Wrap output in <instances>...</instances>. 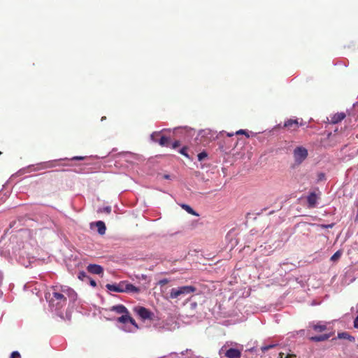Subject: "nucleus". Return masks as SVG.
I'll return each instance as SVG.
<instances>
[{"instance_id": "f257e3e1", "label": "nucleus", "mask_w": 358, "mask_h": 358, "mask_svg": "<svg viewBox=\"0 0 358 358\" xmlns=\"http://www.w3.org/2000/svg\"><path fill=\"white\" fill-rule=\"evenodd\" d=\"M74 295H76L75 292L69 287L54 286L52 287V292L45 294V299L50 307L59 310L66 306V296L73 297Z\"/></svg>"}, {"instance_id": "f03ea898", "label": "nucleus", "mask_w": 358, "mask_h": 358, "mask_svg": "<svg viewBox=\"0 0 358 358\" xmlns=\"http://www.w3.org/2000/svg\"><path fill=\"white\" fill-rule=\"evenodd\" d=\"M106 287L109 290L120 293H134L138 294L141 289L140 287H136L129 283L128 281H121L117 284H107Z\"/></svg>"}, {"instance_id": "7ed1b4c3", "label": "nucleus", "mask_w": 358, "mask_h": 358, "mask_svg": "<svg viewBox=\"0 0 358 358\" xmlns=\"http://www.w3.org/2000/svg\"><path fill=\"white\" fill-rule=\"evenodd\" d=\"M196 290V288L192 285L182 286L177 288L171 289L169 297L172 299H178L184 296L189 294L193 293Z\"/></svg>"}, {"instance_id": "20e7f679", "label": "nucleus", "mask_w": 358, "mask_h": 358, "mask_svg": "<svg viewBox=\"0 0 358 358\" xmlns=\"http://www.w3.org/2000/svg\"><path fill=\"white\" fill-rule=\"evenodd\" d=\"M296 163L301 164L308 157V150L302 146L296 147L293 151Z\"/></svg>"}, {"instance_id": "39448f33", "label": "nucleus", "mask_w": 358, "mask_h": 358, "mask_svg": "<svg viewBox=\"0 0 358 358\" xmlns=\"http://www.w3.org/2000/svg\"><path fill=\"white\" fill-rule=\"evenodd\" d=\"M25 246L22 249H20L17 253L15 254V256L22 265L27 267L30 264L31 256L27 252Z\"/></svg>"}, {"instance_id": "423d86ee", "label": "nucleus", "mask_w": 358, "mask_h": 358, "mask_svg": "<svg viewBox=\"0 0 358 358\" xmlns=\"http://www.w3.org/2000/svg\"><path fill=\"white\" fill-rule=\"evenodd\" d=\"M303 120L299 122L297 119H287L285 121L282 128L290 131H297L300 126L303 125Z\"/></svg>"}, {"instance_id": "0eeeda50", "label": "nucleus", "mask_w": 358, "mask_h": 358, "mask_svg": "<svg viewBox=\"0 0 358 358\" xmlns=\"http://www.w3.org/2000/svg\"><path fill=\"white\" fill-rule=\"evenodd\" d=\"M134 310L143 320H152L154 316L153 313L143 306L135 307Z\"/></svg>"}, {"instance_id": "6e6552de", "label": "nucleus", "mask_w": 358, "mask_h": 358, "mask_svg": "<svg viewBox=\"0 0 358 358\" xmlns=\"http://www.w3.org/2000/svg\"><path fill=\"white\" fill-rule=\"evenodd\" d=\"M55 166V164L54 162H45L41 163L37 165V166H32L30 169L33 171H39L45 169H50Z\"/></svg>"}, {"instance_id": "1a4fd4ad", "label": "nucleus", "mask_w": 358, "mask_h": 358, "mask_svg": "<svg viewBox=\"0 0 358 358\" xmlns=\"http://www.w3.org/2000/svg\"><path fill=\"white\" fill-rule=\"evenodd\" d=\"M318 196L315 192H310L307 196L308 206L310 208H315L317 203Z\"/></svg>"}, {"instance_id": "9d476101", "label": "nucleus", "mask_w": 358, "mask_h": 358, "mask_svg": "<svg viewBox=\"0 0 358 358\" xmlns=\"http://www.w3.org/2000/svg\"><path fill=\"white\" fill-rule=\"evenodd\" d=\"M88 272L92 274H101L103 272L102 266L98 264H89L87 268Z\"/></svg>"}, {"instance_id": "9b49d317", "label": "nucleus", "mask_w": 358, "mask_h": 358, "mask_svg": "<svg viewBox=\"0 0 358 358\" xmlns=\"http://www.w3.org/2000/svg\"><path fill=\"white\" fill-rule=\"evenodd\" d=\"M225 356L228 358H240L241 352L236 348H229L226 351Z\"/></svg>"}, {"instance_id": "f8f14e48", "label": "nucleus", "mask_w": 358, "mask_h": 358, "mask_svg": "<svg viewBox=\"0 0 358 358\" xmlns=\"http://www.w3.org/2000/svg\"><path fill=\"white\" fill-rule=\"evenodd\" d=\"M345 117L344 113H337L331 117V124H337L341 122Z\"/></svg>"}, {"instance_id": "ddd939ff", "label": "nucleus", "mask_w": 358, "mask_h": 358, "mask_svg": "<svg viewBox=\"0 0 358 358\" xmlns=\"http://www.w3.org/2000/svg\"><path fill=\"white\" fill-rule=\"evenodd\" d=\"M110 310L113 311H115V313H117L118 314H122V315H124L125 313H128V312H129L128 310L127 309V308L124 305H122V304L114 306L111 308Z\"/></svg>"}, {"instance_id": "4468645a", "label": "nucleus", "mask_w": 358, "mask_h": 358, "mask_svg": "<svg viewBox=\"0 0 358 358\" xmlns=\"http://www.w3.org/2000/svg\"><path fill=\"white\" fill-rule=\"evenodd\" d=\"M96 226L99 234L103 235L106 233V227L105 223L102 221H98L96 222Z\"/></svg>"}, {"instance_id": "2eb2a0df", "label": "nucleus", "mask_w": 358, "mask_h": 358, "mask_svg": "<svg viewBox=\"0 0 358 358\" xmlns=\"http://www.w3.org/2000/svg\"><path fill=\"white\" fill-rule=\"evenodd\" d=\"M329 338V335L328 334H323L321 336H312L310 338V339L313 341L315 342H320V341H324L327 340Z\"/></svg>"}, {"instance_id": "dca6fc26", "label": "nucleus", "mask_w": 358, "mask_h": 358, "mask_svg": "<svg viewBox=\"0 0 358 358\" xmlns=\"http://www.w3.org/2000/svg\"><path fill=\"white\" fill-rule=\"evenodd\" d=\"M129 313H125L122 315L121 317L117 318V322L122 324H126L129 322Z\"/></svg>"}, {"instance_id": "f3484780", "label": "nucleus", "mask_w": 358, "mask_h": 358, "mask_svg": "<svg viewBox=\"0 0 358 358\" xmlns=\"http://www.w3.org/2000/svg\"><path fill=\"white\" fill-rule=\"evenodd\" d=\"M181 207L182 209L185 210L188 213L195 216H199V214H197L189 205L182 204Z\"/></svg>"}, {"instance_id": "a211bd4d", "label": "nucleus", "mask_w": 358, "mask_h": 358, "mask_svg": "<svg viewBox=\"0 0 358 358\" xmlns=\"http://www.w3.org/2000/svg\"><path fill=\"white\" fill-rule=\"evenodd\" d=\"M338 338L348 339V340H349L350 341H355V338L353 336H350V334H348L346 332H343V333L338 334Z\"/></svg>"}, {"instance_id": "6ab92c4d", "label": "nucleus", "mask_w": 358, "mask_h": 358, "mask_svg": "<svg viewBox=\"0 0 358 358\" xmlns=\"http://www.w3.org/2000/svg\"><path fill=\"white\" fill-rule=\"evenodd\" d=\"M159 143L161 146H169V138L166 136H162L159 141Z\"/></svg>"}, {"instance_id": "aec40b11", "label": "nucleus", "mask_w": 358, "mask_h": 358, "mask_svg": "<svg viewBox=\"0 0 358 358\" xmlns=\"http://www.w3.org/2000/svg\"><path fill=\"white\" fill-rule=\"evenodd\" d=\"M313 328L316 331L322 332L326 330L327 327L324 324H315L313 326Z\"/></svg>"}, {"instance_id": "412c9836", "label": "nucleus", "mask_w": 358, "mask_h": 358, "mask_svg": "<svg viewBox=\"0 0 358 358\" xmlns=\"http://www.w3.org/2000/svg\"><path fill=\"white\" fill-rule=\"evenodd\" d=\"M342 255V251L341 250H338L337 252H336L331 257V261L332 262H336L337 261L338 259H340V257H341Z\"/></svg>"}, {"instance_id": "4be33fe9", "label": "nucleus", "mask_w": 358, "mask_h": 358, "mask_svg": "<svg viewBox=\"0 0 358 358\" xmlns=\"http://www.w3.org/2000/svg\"><path fill=\"white\" fill-rule=\"evenodd\" d=\"M208 155L206 152H201L198 155L199 161H202L207 157Z\"/></svg>"}, {"instance_id": "5701e85b", "label": "nucleus", "mask_w": 358, "mask_h": 358, "mask_svg": "<svg viewBox=\"0 0 358 358\" xmlns=\"http://www.w3.org/2000/svg\"><path fill=\"white\" fill-rule=\"evenodd\" d=\"M170 282V280L167 278H164V279H162L160 280L159 282H158V285H160L161 287L166 285L167 283H169Z\"/></svg>"}, {"instance_id": "b1692460", "label": "nucleus", "mask_w": 358, "mask_h": 358, "mask_svg": "<svg viewBox=\"0 0 358 358\" xmlns=\"http://www.w3.org/2000/svg\"><path fill=\"white\" fill-rule=\"evenodd\" d=\"M187 147H183L182 148H181V149L180 150V153L181 155H184V156H185V157H188V155H187Z\"/></svg>"}, {"instance_id": "393cba45", "label": "nucleus", "mask_w": 358, "mask_h": 358, "mask_svg": "<svg viewBox=\"0 0 358 358\" xmlns=\"http://www.w3.org/2000/svg\"><path fill=\"white\" fill-rule=\"evenodd\" d=\"M274 346H275V345H266V346L262 347L261 349H262V352H265L271 348H273Z\"/></svg>"}, {"instance_id": "a878e982", "label": "nucleus", "mask_w": 358, "mask_h": 358, "mask_svg": "<svg viewBox=\"0 0 358 358\" xmlns=\"http://www.w3.org/2000/svg\"><path fill=\"white\" fill-rule=\"evenodd\" d=\"M128 322L131 324L136 328H138V324H136V321L130 315H129V320Z\"/></svg>"}, {"instance_id": "bb28decb", "label": "nucleus", "mask_w": 358, "mask_h": 358, "mask_svg": "<svg viewBox=\"0 0 358 358\" xmlns=\"http://www.w3.org/2000/svg\"><path fill=\"white\" fill-rule=\"evenodd\" d=\"M20 353L17 351H15L11 353L10 358H20Z\"/></svg>"}, {"instance_id": "cd10ccee", "label": "nucleus", "mask_w": 358, "mask_h": 358, "mask_svg": "<svg viewBox=\"0 0 358 358\" xmlns=\"http://www.w3.org/2000/svg\"><path fill=\"white\" fill-rule=\"evenodd\" d=\"M236 135H239V134H244V135H245L247 137H249V134H248L245 130H243V129H240V130L237 131L236 132Z\"/></svg>"}, {"instance_id": "c85d7f7f", "label": "nucleus", "mask_w": 358, "mask_h": 358, "mask_svg": "<svg viewBox=\"0 0 358 358\" xmlns=\"http://www.w3.org/2000/svg\"><path fill=\"white\" fill-rule=\"evenodd\" d=\"M159 132H154L151 134V139L155 141V142H157V140L156 139V136H159Z\"/></svg>"}, {"instance_id": "c756f323", "label": "nucleus", "mask_w": 358, "mask_h": 358, "mask_svg": "<svg viewBox=\"0 0 358 358\" xmlns=\"http://www.w3.org/2000/svg\"><path fill=\"white\" fill-rule=\"evenodd\" d=\"M180 145V142L179 141H176L172 143V148L173 149L179 147Z\"/></svg>"}, {"instance_id": "7c9ffc66", "label": "nucleus", "mask_w": 358, "mask_h": 358, "mask_svg": "<svg viewBox=\"0 0 358 358\" xmlns=\"http://www.w3.org/2000/svg\"><path fill=\"white\" fill-rule=\"evenodd\" d=\"M85 158V157L76 156L72 157L71 160H83Z\"/></svg>"}, {"instance_id": "2f4dec72", "label": "nucleus", "mask_w": 358, "mask_h": 358, "mask_svg": "<svg viewBox=\"0 0 358 358\" xmlns=\"http://www.w3.org/2000/svg\"><path fill=\"white\" fill-rule=\"evenodd\" d=\"M103 211L106 213H110L111 212V208L110 206L105 207Z\"/></svg>"}, {"instance_id": "473e14b6", "label": "nucleus", "mask_w": 358, "mask_h": 358, "mask_svg": "<svg viewBox=\"0 0 358 358\" xmlns=\"http://www.w3.org/2000/svg\"><path fill=\"white\" fill-rule=\"evenodd\" d=\"M296 356L294 355H286L284 358H294Z\"/></svg>"}, {"instance_id": "72a5a7b5", "label": "nucleus", "mask_w": 358, "mask_h": 358, "mask_svg": "<svg viewBox=\"0 0 358 358\" xmlns=\"http://www.w3.org/2000/svg\"><path fill=\"white\" fill-rule=\"evenodd\" d=\"M90 285L92 287H96V282L94 280H90Z\"/></svg>"}, {"instance_id": "f704fd0d", "label": "nucleus", "mask_w": 358, "mask_h": 358, "mask_svg": "<svg viewBox=\"0 0 358 358\" xmlns=\"http://www.w3.org/2000/svg\"><path fill=\"white\" fill-rule=\"evenodd\" d=\"M162 178L164 179H170L171 176L169 175H168V174H164V175H163Z\"/></svg>"}, {"instance_id": "c9c22d12", "label": "nucleus", "mask_w": 358, "mask_h": 358, "mask_svg": "<svg viewBox=\"0 0 358 358\" xmlns=\"http://www.w3.org/2000/svg\"><path fill=\"white\" fill-rule=\"evenodd\" d=\"M285 354H284V353H282V352H280V353L279 354V358H284V357H285Z\"/></svg>"}, {"instance_id": "e433bc0d", "label": "nucleus", "mask_w": 358, "mask_h": 358, "mask_svg": "<svg viewBox=\"0 0 358 358\" xmlns=\"http://www.w3.org/2000/svg\"><path fill=\"white\" fill-rule=\"evenodd\" d=\"M233 135H234L233 133H231H231H227V136H229V137L232 136Z\"/></svg>"}, {"instance_id": "4c0bfd02", "label": "nucleus", "mask_w": 358, "mask_h": 358, "mask_svg": "<svg viewBox=\"0 0 358 358\" xmlns=\"http://www.w3.org/2000/svg\"><path fill=\"white\" fill-rule=\"evenodd\" d=\"M332 227V225H325V226H324V228H328V227Z\"/></svg>"}, {"instance_id": "58836bf2", "label": "nucleus", "mask_w": 358, "mask_h": 358, "mask_svg": "<svg viewBox=\"0 0 358 358\" xmlns=\"http://www.w3.org/2000/svg\"><path fill=\"white\" fill-rule=\"evenodd\" d=\"M2 278L1 273L0 272V280Z\"/></svg>"}]
</instances>
